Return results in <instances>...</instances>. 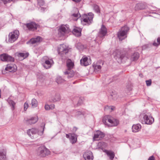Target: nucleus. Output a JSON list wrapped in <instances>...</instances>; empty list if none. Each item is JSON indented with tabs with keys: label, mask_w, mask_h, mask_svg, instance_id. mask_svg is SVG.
<instances>
[{
	"label": "nucleus",
	"mask_w": 160,
	"mask_h": 160,
	"mask_svg": "<svg viewBox=\"0 0 160 160\" xmlns=\"http://www.w3.org/2000/svg\"><path fill=\"white\" fill-rule=\"evenodd\" d=\"M31 104L32 107L33 108H35L37 107L38 102L36 99L33 98L32 100Z\"/></svg>",
	"instance_id": "obj_34"
},
{
	"label": "nucleus",
	"mask_w": 160,
	"mask_h": 160,
	"mask_svg": "<svg viewBox=\"0 0 160 160\" xmlns=\"http://www.w3.org/2000/svg\"><path fill=\"white\" fill-rule=\"evenodd\" d=\"M82 99H80V98H79V99L78 100V105H80L82 103Z\"/></svg>",
	"instance_id": "obj_49"
},
{
	"label": "nucleus",
	"mask_w": 160,
	"mask_h": 160,
	"mask_svg": "<svg viewBox=\"0 0 160 160\" xmlns=\"http://www.w3.org/2000/svg\"><path fill=\"white\" fill-rule=\"evenodd\" d=\"M28 107V103L25 102L24 104V110L26 111Z\"/></svg>",
	"instance_id": "obj_42"
},
{
	"label": "nucleus",
	"mask_w": 160,
	"mask_h": 160,
	"mask_svg": "<svg viewBox=\"0 0 160 160\" xmlns=\"http://www.w3.org/2000/svg\"><path fill=\"white\" fill-rule=\"evenodd\" d=\"M102 122L105 125L109 127L116 126L119 124L118 120L113 118L110 115H106L103 118Z\"/></svg>",
	"instance_id": "obj_2"
},
{
	"label": "nucleus",
	"mask_w": 160,
	"mask_h": 160,
	"mask_svg": "<svg viewBox=\"0 0 160 160\" xmlns=\"http://www.w3.org/2000/svg\"><path fill=\"white\" fill-rule=\"evenodd\" d=\"M38 120V118L37 117H32L30 118H27L25 119V122L28 124H32L35 123Z\"/></svg>",
	"instance_id": "obj_20"
},
{
	"label": "nucleus",
	"mask_w": 160,
	"mask_h": 160,
	"mask_svg": "<svg viewBox=\"0 0 160 160\" xmlns=\"http://www.w3.org/2000/svg\"><path fill=\"white\" fill-rule=\"evenodd\" d=\"M104 143V142H99L98 143V145H101V144H103Z\"/></svg>",
	"instance_id": "obj_54"
},
{
	"label": "nucleus",
	"mask_w": 160,
	"mask_h": 160,
	"mask_svg": "<svg viewBox=\"0 0 160 160\" xmlns=\"http://www.w3.org/2000/svg\"><path fill=\"white\" fill-rule=\"evenodd\" d=\"M80 63L82 66H87L91 63V60L87 57H83L80 60Z\"/></svg>",
	"instance_id": "obj_17"
},
{
	"label": "nucleus",
	"mask_w": 160,
	"mask_h": 160,
	"mask_svg": "<svg viewBox=\"0 0 160 160\" xmlns=\"http://www.w3.org/2000/svg\"><path fill=\"white\" fill-rule=\"evenodd\" d=\"M26 26L29 30L34 31L36 30L38 26V25L34 22L28 23L26 24Z\"/></svg>",
	"instance_id": "obj_16"
},
{
	"label": "nucleus",
	"mask_w": 160,
	"mask_h": 160,
	"mask_svg": "<svg viewBox=\"0 0 160 160\" xmlns=\"http://www.w3.org/2000/svg\"><path fill=\"white\" fill-rule=\"evenodd\" d=\"M4 3V4L7 3L8 2H9L10 1H12L15 2V0H2Z\"/></svg>",
	"instance_id": "obj_44"
},
{
	"label": "nucleus",
	"mask_w": 160,
	"mask_h": 160,
	"mask_svg": "<svg viewBox=\"0 0 160 160\" xmlns=\"http://www.w3.org/2000/svg\"><path fill=\"white\" fill-rule=\"evenodd\" d=\"M143 120L142 121V124H151L154 122L153 118L150 116L145 115L143 117Z\"/></svg>",
	"instance_id": "obj_12"
},
{
	"label": "nucleus",
	"mask_w": 160,
	"mask_h": 160,
	"mask_svg": "<svg viewBox=\"0 0 160 160\" xmlns=\"http://www.w3.org/2000/svg\"><path fill=\"white\" fill-rule=\"evenodd\" d=\"M6 151L2 149L0 151V160H7L6 157Z\"/></svg>",
	"instance_id": "obj_25"
},
{
	"label": "nucleus",
	"mask_w": 160,
	"mask_h": 160,
	"mask_svg": "<svg viewBox=\"0 0 160 160\" xmlns=\"http://www.w3.org/2000/svg\"><path fill=\"white\" fill-rule=\"evenodd\" d=\"M68 47L64 44L60 45L58 48V54L62 57V59H65L66 57V54L68 52Z\"/></svg>",
	"instance_id": "obj_7"
},
{
	"label": "nucleus",
	"mask_w": 160,
	"mask_h": 160,
	"mask_svg": "<svg viewBox=\"0 0 160 160\" xmlns=\"http://www.w3.org/2000/svg\"><path fill=\"white\" fill-rule=\"evenodd\" d=\"M160 44V37H158L157 39V43L155 41H154L152 45L153 46L155 47H158Z\"/></svg>",
	"instance_id": "obj_36"
},
{
	"label": "nucleus",
	"mask_w": 160,
	"mask_h": 160,
	"mask_svg": "<svg viewBox=\"0 0 160 160\" xmlns=\"http://www.w3.org/2000/svg\"><path fill=\"white\" fill-rule=\"evenodd\" d=\"M41 40V38L40 37L38 36L36 38L31 39L29 41L27 42V43H29L32 44H34L40 42Z\"/></svg>",
	"instance_id": "obj_23"
},
{
	"label": "nucleus",
	"mask_w": 160,
	"mask_h": 160,
	"mask_svg": "<svg viewBox=\"0 0 160 160\" xmlns=\"http://www.w3.org/2000/svg\"><path fill=\"white\" fill-rule=\"evenodd\" d=\"M72 32L76 36L78 37L81 34V30L80 28L76 27L72 31Z\"/></svg>",
	"instance_id": "obj_30"
},
{
	"label": "nucleus",
	"mask_w": 160,
	"mask_h": 160,
	"mask_svg": "<svg viewBox=\"0 0 160 160\" xmlns=\"http://www.w3.org/2000/svg\"><path fill=\"white\" fill-rule=\"evenodd\" d=\"M93 16L92 13L83 15L81 18V23L83 25H89L92 22Z\"/></svg>",
	"instance_id": "obj_4"
},
{
	"label": "nucleus",
	"mask_w": 160,
	"mask_h": 160,
	"mask_svg": "<svg viewBox=\"0 0 160 160\" xmlns=\"http://www.w3.org/2000/svg\"><path fill=\"white\" fill-rule=\"evenodd\" d=\"M64 79H63L61 77L58 76L57 77L56 82L58 84H60L64 82Z\"/></svg>",
	"instance_id": "obj_35"
},
{
	"label": "nucleus",
	"mask_w": 160,
	"mask_h": 160,
	"mask_svg": "<svg viewBox=\"0 0 160 160\" xmlns=\"http://www.w3.org/2000/svg\"><path fill=\"white\" fill-rule=\"evenodd\" d=\"M17 55L19 57H21L23 58H25L28 56L29 53H24L21 52L18 53Z\"/></svg>",
	"instance_id": "obj_33"
},
{
	"label": "nucleus",
	"mask_w": 160,
	"mask_h": 160,
	"mask_svg": "<svg viewBox=\"0 0 160 160\" xmlns=\"http://www.w3.org/2000/svg\"><path fill=\"white\" fill-rule=\"evenodd\" d=\"M115 59L119 62H123L127 59V58L125 56V53L121 52L119 50H117L116 52V55L114 56Z\"/></svg>",
	"instance_id": "obj_10"
},
{
	"label": "nucleus",
	"mask_w": 160,
	"mask_h": 160,
	"mask_svg": "<svg viewBox=\"0 0 160 160\" xmlns=\"http://www.w3.org/2000/svg\"><path fill=\"white\" fill-rule=\"evenodd\" d=\"M75 83V82H73V84H74Z\"/></svg>",
	"instance_id": "obj_55"
},
{
	"label": "nucleus",
	"mask_w": 160,
	"mask_h": 160,
	"mask_svg": "<svg viewBox=\"0 0 160 160\" xmlns=\"http://www.w3.org/2000/svg\"><path fill=\"white\" fill-rule=\"evenodd\" d=\"M107 33V30L106 27L102 25L98 33V36L95 40V42L98 44L101 43V41L104 38Z\"/></svg>",
	"instance_id": "obj_3"
},
{
	"label": "nucleus",
	"mask_w": 160,
	"mask_h": 160,
	"mask_svg": "<svg viewBox=\"0 0 160 160\" xmlns=\"http://www.w3.org/2000/svg\"><path fill=\"white\" fill-rule=\"evenodd\" d=\"M45 108L46 110H48L50 109V105H45Z\"/></svg>",
	"instance_id": "obj_46"
},
{
	"label": "nucleus",
	"mask_w": 160,
	"mask_h": 160,
	"mask_svg": "<svg viewBox=\"0 0 160 160\" xmlns=\"http://www.w3.org/2000/svg\"><path fill=\"white\" fill-rule=\"evenodd\" d=\"M73 1L78 3L80 2L82 0H72Z\"/></svg>",
	"instance_id": "obj_53"
},
{
	"label": "nucleus",
	"mask_w": 160,
	"mask_h": 160,
	"mask_svg": "<svg viewBox=\"0 0 160 160\" xmlns=\"http://www.w3.org/2000/svg\"><path fill=\"white\" fill-rule=\"evenodd\" d=\"M141 126L140 124L133 125L132 127V131L136 132L139 131L141 129Z\"/></svg>",
	"instance_id": "obj_26"
},
{
	"label": "nucleus",
	"mask_w": 160,
	"mask_h": 160,
	"mask_svg": "<svg viewBox=\"0 0 160 160\" xmlns=\"http://www.w3.org/2000/svg\"><path fill=\"white\" fill-rule=\"evenodd\" d=\"M83 157L85 160H93V157L92 152L90 151H87L83 155Z\"/></svg>",
	"instance_id": "obj_18"
},
{
	"label": "nucleus",
	"mask_w": 160,
	"mask_h": 160,
	"mask_svg": "<svg viewBox=\"0 0 160 160\" xmlns=\"http://www.w3.org/2000/svg\"><path fill=\"white\" fill-rule=\"evenodd\" d=\"M145 4L144 2H141L136 4L135 7V9L136 10L143 9L145 8Z\"/></svg>",
	"instance_id": "obj_22"
},
{
	"label": "nucleus",
	"mask_w": 160,
	"mask_h": 160,
	"mask_svg": "<svg viewBox=\"0 0 160 160\" xmlns=\"http://www.w3.org/2000/svg\"><path fill=\"white\" fill-rule=\"evenodd\" d=\"M104 152L109 157V158L111 160H112L113 159L115 156L114 153L113 152L111 151L105 150Z\"/></svg>",
	"instance_id": "obj_28"
},
{
	"label": "nucleus",
	"mask_w": 160,
	"mask_h": 160,
	"mask_svg": "<svg viewBox=\"0 0 160 160\" xmlns=\"http://www.w3.org/2000/svg\"><path fill=\"white\" fill-rule=\"evenodd\" d=\"M93 9L95 10V11L97 12V13H98L100 12V9H99V8L97 5H94L93 6Z\"/></svg>",
	"instance_id": "obj_37"
},
{
	"label": "nucleus",
	"mask_w": 160,
	"mask_h": 160,
	"mask_svg": "<svg viewBox=\"0 0 160 160\" xmlns=\"http://www.w3.org/2000/svg\"><path fill=\"white\" fill-rule=\"evenodd\" d=\"M55 106L54 104H51L50 106V109H52L55 108Z\"/></svg>",
	"instance_id": "obj_50"
},
{
	"label": "nucleus",
	"mask_w": 160,
	"mask_h": 160,
	"mask_svg": "<svg viewBox=\"0 0 160 160\" xmlns=\"http://www.w3.org/2000/svg\"><path fill=\"white\" fill-rule=\"evenodd\" d=\"M115 108L113 106H110V111H112V110H113L114 109H115Z\"/></svg>",
	"instance_id": "obj_51"
},
{
	"label": "nucleus",
	"mask_w": 160,
	"mask_h": 160,
	"mask_svg": "<svg viewBox=\"0 0 160 160\" xmlns=\"http://www.w3.org/2000/svg\"><path fill=\"white\" fill-rule=\"evenodd\" d=\"M129 30V28L127 25H125L121 28L117 34L118 37L120 40L122 41L127 37V34Z\"/></svg>",
	"instance_id": "obj_5"
},
{
	"label": "nucleus",
	"mask_w": 160,
	"mask_h": 160,
	"mask_svg": "<svg viewBox=\"0 0 160 160\" xmlns=\"http://www.w3.org/2000/svg\"><path fill=\"white\" fill-rule=\"evenodd\" d=\"M50 152L45 146L39 147L38 150L37 154L41 157H45L50 154Z\"/></svg>",
	"instance_id": "obj_8"
},
{
	"label": "nucleus",
	"mask_w": 160,
	"mask_h": 160,
	"mask_svg": "<svg viewBox=\"0 0 160 160\" xmlns=\"http://www.w3.org/2000/svg\"><path fill=\"white\" fill-rule=\"evenodd\" d=\"M38 3L40 7L43 6L44 4V2L43 0H37Z\"/></svg>",
	"instance_id": "obj_38"
},
{
	"label": "nucleus",
	"mask_w": 160,
	"mask_h": 160,
	"mask_svg": "<svg viewBox=\"0 0 160 160\" xmlns=\"http://www.w3.org/2000/svg\"><path fill=\"white\" fill-rule=\"evenodd\" d=\"M101 68V66L99 65H97L94 66V68L95 71H99Z\"/></svg>",
	"instance_id": "obj_39"
},
{
	"label": "nucleus",
	"mask_w": 160,
	"mask_h": 160,
	"mask_svg": "<svg viewBox=\"0 0 160 160\" xmlns=\"http://www.w3.org/2000/svg\"><path fill=\"white\" fill-rule=\"evenodd\" d=\"M17 69V67L15 64H8L7 65L5 70L8 71L10 72H15Z\"/></svg>",
	"instance_id": "obj_19"
},
{
	"label": "nucleus",
	"mask_w": 160,
	"mask_h": 160,
	"mask_svg": "<svg viewBox=\"0 0 160 160\" xmlns=\"http://www.w3.org/2000/svg\"><path fill=\"white\" fill-rule=\"evenodd\" d=\"M75 112H76V116H79L80 115H81V114H83V113L82 112H80V111H75Z\"/></svg>",
	"instance_id": "obj_45"
},
{
	"label": "nucleus",
	"mask_w": 160,
	"mask_h": 160,
	"mask_svg": "<svg viewBox=\"0 0 160 160\" xmlns=\"http://www.w3.org/2000/svg\"><path fill=\"white\" fill-rule=\"evenodd\" d=\"M105 110H110V106H107L104 108Z\"/></svg>",
	"instance_id": "obj_47"
},
{
	"label": "nucleus",
	"mask_w": 160,
	"mask_h": 160,
	"mask_svg": "<svg viewBox=\"0 0 160 160\" xmlns=\"http://www.w3.org/2000/svg\"><path fill=\"white\" fill-rule=\"evenodd\" d=\"M77 129V128L76 127H74L72 129V131L73 132H75Z\"/></svg>",
	"instance_id": "obj_52"
},
{
	"label": "nucleus",
	"mask_w": 160,
	"mask_h": 160,
	"mask_svg": "<svg viewBox=\"0 0 160 160\" xmlns=\"http://www.w3.org/2000/svg\"><path fill=\"white\" fill-rule=\"evenodd\" d=\"M146 83L147 86H150L151 84L152 81L151 79L149 80H146Z\"/></svg>",
	"instance_id": "obj_43"
},
{
	"label": "nucleus",
	"mask_w": 160,
	"mask_h": 160,
	"mask_svg": "<svg viewBox=\"0 0 160 160\" xmlns=\"http://www.w3.org/2000/svg\"><path fill=\"white\" fill-rule=\"evenodd\" d=\"M151 46V44H148L143 46L142 47V49L144 50L150 47Z\"/></svg>",
	"instance_id": "obj_41"
},
{
	"label": "nucleus",
	"mask_w": 160,
	"mask_h": 160,
	"mask_svg": "<svg viewBox=\"0 0 160 160\" xmlns=\"http://www.w3.org/2000/svg\"><path fill=\"white\" fill-rule=\"evenodd\" d=\"M42 61L44 62L43 64V66L46 69H48L51 67L52 63L53 61L52 59H49V58L46 56H45L42 58Z\"/></svg>",
	"instance_id": "obj_11"
},
{
	"label": "nucleus",
	"mask_w": 160,
	"mask_h": 160,
	"mask_svg": "<svg viewBox=\"0 0 160 160\" xmlns=\"http://www.w3.org/2000/svg\"><path fill=\"white\" fill-rule=\"evenodd\" d=\"M71 30L69 28V26L68 25H61L58 29V35L60 37L65 36Z\"/></svg>",
	"instance_id": "obj_6"
},
{
	"label": "nucleus",
	"mask_w": 160,
	"mask_h": 160,
	"mask_svg": "<svg viewBox=\"0 0 160 160\" xmlns=\"http://www.w3.org/2000/svg\"><path fill=\"white\" fill-rule=\"evenodd\" d=\"M19 35V33L18 30H15L10 33L8 35V42L10 43L14 42L18 39Z\"/></svg>",
	"instance_id": "obj_9"
},
{
	"label": "nucleus",
	"mask_w": 160,
	"mask_h": 160,
	"mask_svg": "<svg viewBox=\"0 0 160 160\" xmlns=\"http://www.w3.org/2000/svg\"><path fill=\"white\" fill-rule=\"evenodd\" d=\"M67 66L68 68V70H71L73 67L74 64L71 60L70 59H68L67 61Z\"/></svg>",
	"instance_id": "obj_27"
},
{
	"label": "nucleus",
	"mask_w": 160,
	"mask_h": 160,
	"mask_svg": "<svg viewBox=\"0 0 160 160\" xmlns=\"http://www.w3.org/2000/svg\"><path fill=\"white\" fill-rule=\"evenodd\" d=\"M0 60L4 61L13 62L14 58L7 54L4 53L0 55Z\"/></svg>",
	"instance_id": "obj_13"
},
{
	"label": "nucleus",
	"mask_w": 160,
	"mask_h": 160,
	"mask_svg": "<svg viewBox=\"0 0 160 160\" xmlns=\"http://www.w3.org/2000/svg\"><path fill=\"white\" fill-rule=\"evenodd\" d=\"M8 103L11 107V109L12 110H13L15 109V103L12 100L9 99L8 100Z\"/></svg>",
	"instance_id": "obj_32"
},
{
	"label": "nucleus",
	"mask_w": 160,
	"mask_h": 160,
	"mask_svg": "<svg viewBox=\"0 0 160 160\" xmlns=\"http://www.w3.org/2000/svg\"><path fill=\"white\" fill-rule=\"evenodd\" d=\"M64 74L67 76L68 78H70L72 77L74 75V72L73 71L67 70L64 72Z\"/></svg>",
	"instance_id": "obj_29"
},
{
	"label": "nucleus",
	"mask_w": 160,
	"mask_h": 160,
	"mask_svg": "<svg viewBox=\"0 0 160 160\" xmlns=\"http://www.w3.org/2000/svg\"><path fill=\"white\" fill-rule=\"evenodd\" d=\"M45 125V124L43 123L42 126L38 128H32L29 129L27 131V134L32 139L36 138L38 135L41 136L43 134Z\"/></svg>",
	"instance_id": "obj_1"
},
{
	"label": "nucleus",
	"mask_w": 160,
	"mask_h": 160,
	"mask_svg": "<svg viewBox=\"0 0 160 160\" xmlns=\"http://www.w3.org/2000/svg\"><path fill=\"white\" fill-rule=\"evenodd\" d=\"M139 57V53L137 52H135L131 56L130 59L131 61H135L138 60Z\"/></svg>",
	"instance_id": "obj_31"
},
{
	"label": "nucleus",
	"mask_w": 160,
	"mask_h": 160,
	"mask_svg": "<svg viewBox=\"0 0 160 160\" xmlns=\"http://www.w3.org/2000/svg\"><path fill=\"white\" fill-rule=\"evenodd\" d=\"M148 160H155V158L153 156H152L149 157Z\"/></svg>",
	"instance_id": "obj_48"
},
{
	"label": "nucleus",
	"mask_w": 160,
	"mask_h": 160,
	"mask_svg": "<svg viewBox=\"0 0 160 160\" xmlns=\"http://www.w3.org/2000/svg\"><path fill=\"white\" fill-rule=\"evenodd\" d=\"M66 137L69 139L70 142L72 144H74L77 141V136L75 134L69 133L66 134Z\"/></svg>",
	"instance_id": "obj_15"
},
{
	"label": "nucleus",
	"mask_w": 160,
	"mask_h": 160,
	"mask_svg": "<svg viewBox=\"0 0 160 160\" xmlns=\"http://www.w3.org/2000/svg\"><path fill=\"white\" fill-rule=\"evenodd\" d=\"M117 94H111L109 96V98H110L114 100L117 99Z\"/></svg>",
	"instance_id": "obj_40"
},
{
	"label": "nucleus",
	"mask_w": 160,
	"mask_h": 160,
	"mask_svg": "<svg viewBox=\"0 0 160 160\" xmlns=\"http://www.w3.org/2000/svg\"><path fill=\"white\" fill-rule=\"evenodd\" d=\"M105 136L104 134L100 131H97L94 134L93 139L95 141L99 140Z\"/></svg>",
	"instance_id": "obj_14"
},
{
	"label": "nucleus",
	"mask_w": 160,
	"mask_h": 160,
	"mask_svg": "<svg viewBox=\"0 0 160 160\" xmlns=\"http://www.w3.org/2000/svg\"><path fill=\"white\" fill-rule=\"evenodd\" d=\"M74 10L75 11V13H73L72 16L73 17L75 18H73V20L75 21H77L78 18L81 17V15L79 13L78 9L77 8H75Z\"/></svg>",
	"instance_id": "obj_24"
},
{
	"label": "nucleus",
	"mask_w": 160,
	"mask_h": 160,
	"mask_svg": "<svg viewBox=\"0 0 160 160\" xmlns=\"http://www.w3.org/2000/svg\"><path fill=\"white\" fill-rule=\"evenodd\" d=\"M61 99L60 95L59 94L56 93L54 96L51 97V101L53 102H59L61 100Z\"/></svg>",
	"instance_id": "obj_21"
}]
</instances>
